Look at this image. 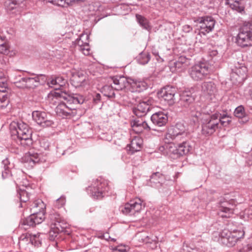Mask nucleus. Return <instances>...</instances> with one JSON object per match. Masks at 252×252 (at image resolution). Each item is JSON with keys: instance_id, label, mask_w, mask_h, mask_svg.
I'll use <instances>...</instances> for the list:
<instances>
[{"instance_id": "4be33fe9", "label": "nucleus", "mask_w": 252, "mask_h": 252, "mask_svg": "<svg viewBox=\"0 0 252 252\" xmlns=\"http://www.w3.org/2000/svg\"><path fill=\"white\" fill-rule=\"evenodd\" d=\"M152 100L148 99L147 101L140 102L132 108L133 113L138 117H141L145 116L150 111Z\"/></svg>"}, {"instance_id": "bf43d9fd", "label": "nucleus", "mask_w": 252, "mask_h": 252, "mask_svg": "<svg viewBox=\"0 0 252 252\" xmlns=\"http://www.w3.org/2000/svg\"><path fill=\"white\" fill-rule=\"evenodd\" d=\"M133 130L137 133H140L143 131L144 129H146V127H137L135 126H131Z\"/></svg>"}, {"instance_id": "dca6fc26", "label": "nucleus", "mask_w": 252, "mask_h": 252, "mask_svg": "<svg viewBox=\"0 0 252 252\" xmlns=\"http://www.w3.org/2000/svg\"><path fill=\"white\" fill-rule=\"evenodd\" d=\"M176 93V90L172 86H166L158 93V97L167 101L169 104H172L174 102V97Z\"/></svg>"}, {"instance_id": "37998d69", "label": "nucleus", "mask_w": 252, "mask_h": 252, "mask_svg": "<svg viewBox=\"0 0 252 252\" xmlns=\"http://www.w3.org/2000/svg\"><path fill=\"white\" fill-rule=\"evenodd\" d=\"M234 114L235 116L238 118H244L247 115L244 107L242 105L235 108Z\"/></svg>"}, {"instance_id": "4c0bfd02", "label": "nucleus", "mask_w": 252, "mask_h": 252, "mask_svg": "<svg viewBox=\"0 0 252 252\" xmlns=\"http://www.w3.org/2000/svg\"><path fill=\"white\" fill-rule=\"evenodd\" d=\"M150 60V55L146 52H141L137 57V61L139 64L144 65Z\"/></svg>"}, {"instance_id": "1a4fd4ad", "label": "nucleus", "mask_w": 252, "mask_h": 252, "mask_svg": "<svg viewBox=\"0 0 252 252\" xmlns=\"http://www.w3.org/2000/svg\"><path fill=\"white\" fill-rule=\"evenodd\" d=\"M189 73L193 80L201 81L209 74V67L206 64L203 63L196 64L189 68Z\"/></svg>"}, {"instance_id": "a878e982", "label": "nucleus", "mask_w": 252, "mask_h": 252, "mask_svg": "<svg viewBox=\"0 0 252 252\" xmlns=\"http://www.w3.org/2000/svg\"><path fill=\"white\" fill-rule=\"evenodd\" d=\"M185 127L183 124L181 123L177 124L175 126L170 129L168 132L165 135V140L166 142H169V139L171 136H175L174 138H178L179 136L177 135L179 134L185 135Z\"/></svg>"}, {"instance_id": "de8ad7c7", "label": "nucleus", "mask_w": 252, "mask_h": 252, "mask_svg": "<svg viewBox=\"0 0 252 252\" xmlns=\"http://www.w3.org/2000/svg\"><path fill=\"white\" fill-rule=\"evenodd\" d=\"M131 126H135L137 127H146L147 130L151 129L148 124L145 121L142 120H134L133 124H131Z\"/></svg>"}, {"instance_id": "393cba45", "label": "nucleus", "mask_w": 252, "mask_h": 252, "mask_svg": "<svg viewBox=\"0 0 252 252\" xmlns=\"http://www.w3.org/2000/svg\"><path fill=\"white\" fill-rule=\"evenodd\" d=\"M143 146V140L139 136L133 138L130 143L126 147L127 151L130 154H133L135 152L140 151Z\"/></svg>"}, {"instance_id": "603ef678", "label": "nucleus", "mask_w": 252, "mask_h": 252, "mask_svg": "<svg viewBox=\"0 0 252 252\" xmlns=\"http://www.w3.org/2000/svg\"><path fill=\"white\" fill-rule=\"evenodd\" d=\"M8 52V47L7 44L4 42L3 39H0V53L6 54Z\"/></svg>"}, {"instance_id": "3c124183", "label": "nucleus", "mask_w": 252, "mask_h": 252, "mask_svg": "<svg viewBox=\"0 0 252 252\" xmlns=\"http://www.w3.org/2000/svg\"><path fill=\"white\" fill-rule=\"evenodd\" d=\"M81 51L84 55H89L90 54V48L88 41H85V44L78 49Z\"/></svg>"}, {"instance_id": "7c9ffc66", "label": "nucleus", "mask_w": 252, "mask_h": 252, "mask_svg": "<svg viewBox=\"0 0 252 252\" xmlns=\"http://www.w3.org/2000/svg\"><path fill=\"white\" fill-rule=\"evenodd\" d=\"M6 9L8 12L18 14L21 12V7L14 0H8L5 3Z\"/></svg>"}, {"instance_id": "f704fd0d", "label": "nucleus", "mask_w": 252, "mask_h": 252, "mask_svg": "<svg viewBox=\"0 0 252 252\" xmlns=\"http://www.w3.org/2000/svg\"><path fill=\"white\" fill-rule=\"evenodd\" d=\"M189 112L190 117L192 118V121L194 123L198 122L199 119L202 121V117H205L206 115L202 114L199 110H197L196 108L193 106L191 107L189 109L187 110Z\"/></svg>"}, {"instance_id": "20e7f679", "label": "nucleus", "mask_w": 252, "mask_h": 252, "mask_svg": "<svg viewBox=\"0 0 252 252\" xmlns=\"http://www.w3.org/2000/svg\"><path fill=\"white\" fill-rule=\"evenodd\" d=\"M11 132L12 136H16L20 144L24 147H30L32 145V130L27 124L23 123H18L17 127Z\"/></svg>"}, {"instance_id": "9d476101", "label": "nucleus", "mask_w": 252, "mask_h": 252, "mask_svg": "<svg viewBox=\"0 0 252 252\" xmlns=\"http://www.w3.org/2000/svg\"><path fill=\"white\" fill-rule=\"evenodd\" d=\"M45 234L37 233L36 234H30L26 233L23 234L19 238V244L25 245L31 244L35 247L41 246L42 241L45 239Z\"/></svg>"}, {"instance_id": "338daca9", "label": "nucleus", "mask_w": 252, "mask_h": 252, "mask_svg": "<svg viewBox=\"0 0 252 252\" xmlns=\"http://www.w3.org/2000/svg\"><path fill=\"white\" fill-rule=\"evenodd\" d=\"M26 0H14V1L17 2L19 4H21Z\"/></svg>"}, {"instance_id": "9b49d317", "label": "nucleus", "mask_w": 252, "mask_h": 252, "mask_svg": "<svg viewBox=\"0 0 252 252\" xmlns=\"http://www.w3.org/2000/svg\"><path fill=\"white\" fill-rule=\"evenodd\" d=\"M144 207L143 201L139 198H136L126 203L122 208V212L125 215H135L136 213L140 212Z\"/></svg>"}, {"instance_id": "6e6d98bb", "label": "nucleus", "mask_w": 252, "mask_h": 252, "mask_svg": "<svg viewBox=\"0 0 252 252\" xmlns=\"http://www.w3.org/2000/svg\"><path fill=\"white\" fill-rule=\"evenodd\" d=\"M56 83L57 80H56V78H55L52 79L50 81H48L47 84L49 87L53 88L55 90H59V88L57 87Z\"/></svg>"}, {"instance_id": "ddd939ff", "label": "nucleus", "mask_w": 252, "mask_h": 252, "mask_svg": "<svg viewBox=\"0 0 252 252\" xmlns=\"http://www.w3.org/2000/svg\"><path fill=\"white\" fill-rule=\"evenodd\" d=\"M195 21L200 24V32L203 34L212 32L216 23L215 19L210 16L199 17Z\"/></svg>"}, {"instance_id": "2eb2a0df", "label": "nucleus", "mask_w": 252, "mask_h": 252, "mask_svg": "<svg viewBox=\"0 0 252 252\" xmlns=\"http://www.w3.org/2000/svg\"><path fill=\"white\" fill-rule=\"evenodd\" d=\"M45 219L43 214H39L38 216L33 214L24 219L20 223V227L24 229H27L31 226H34L36 224L41 223Z\"/></svg>"}, {"instance_id": "473e14b6", "label": "nucleus", "mask_w": 252, "mask_h": 252, "mask_svg": "<svg viewBox=\"0 0 252 252\" xmlns=\"http://www.w3.org/2000/svg\"><path fill=\"white\" fill-rule=\"evenodd\" d=\"M201 88L202 91L205 94L212 95L214 94L217 92L215 84L211 81L203 82L202 84Z\"/></svg>"}, {"instance_id": "c85d7f7f", "label": "nucleus", "mask_w": 252, "mask_h": 252, "mask_svg": "<svg viewBox=\"0 0 252 252\" xmlns=\"http://www.w3.org/2000/svg\"><path fill=\"white\" fill-rule=\"evenodd\" d=\"M129 85L132 92H140L147 88L148 85L144 81L129 78Z\"/></svg>"}, {"instance_id": "4d7b16f0", "label": "nucleus", "mask_w": 252, "mask_h": 252, "mask_svg": "<svg viewBox=\"0 0 252 252\" xmlns=\"http://www.w3.org/2000/svg\"><path fill=\"white\" fill-rule=\"evenodd\" d=\"M25 77L21 78L19 81L14 82L15 86L19 88H26V85L23 81L25 80Z\"/></svg>"}, {"instance_id": "864d4df0", "label": "nucleus", "mask_w": 252, "mask_h": 252, "mask_svg": "<svg viewBox=\"0 0 252 252\" xmlns=\"http://www.w3.org/2000/svg\"><path fill=\"white\" fill-rule=\"evenodd\" d=\"M55 229L50 228L49 232V238L51 241H54L60 234L58 232H56Z\"/></svg>"}, {"instance_id": "58836bf2", "label": "nucleus", "mask_w": 252, "mask_h": 252, "mask_svg": "<svg viewBox=\"0 0 252 252\" xmlns=\"http://www.w3.org/2000/svg\"><path fill=\"white\" fill-rule=\"evenodd\" d=\"M114 87L112 86L106 85L102 88V93L104 95L109 98L115 97V94L114 91Z\"/></svg>"}, {"instance_id": "cd10ccee", "label": "nucleus", "mask_w": 252, "mask_h": 252, "mask_svg": "<svg viewBox=\"0 0 252 252\" xmlns=\"http://www.w3.org/2000/svg\"><path fill=\"white\" fill-rule=\"evenodd\" d=\"M152 123L158 126H164L168 121L167 116L162 112H158L153 114L151 117Z\"/></svg>"}, {"instance_id": "e2e57ef3", "label": "nucleus", "mask_w": 252, "mask_h": 252, "mask_svg": "<svg viewBox=\"0 0 252 252\" xmlns=\"http://www.w3.org/2000/svg\"><path fill=\"white\" fill-rule=\"evenodd\" d=\"M183 29L185 32H189L192 30V28L189 25H186L183 26Z\"/></svg>"}, {"instance_id": "2f4dec72", "label": "nucleus", "mask_w": 252, "mask_h": 252, "mask_svg": "<svg viewBox=\"0 0 252 252\" xmlns=\"http://www.w3.org/2000/svg\"><path fill=\"white\" fill-rule=\"evenodd\" d=\"M45 208V205L44 202L41 200L39 199L33 203L31 211L36 216H38L40 213H42L44 217Z\"/></svg>"}, {"instance_id": "aec40b11", "label": "nucleus", "mask_w": 252, "mask_h": 252, "mask_svg": "<svg viewBox=\"0 0 252 252\" xmlns=\"http://www.w3.org/2000/svg\"><path fill=\"white\" fill-rule=\"evenodd\" d=\"M32 115L34 121L43 127L51 126L54 124L52 121L47 119V114L44 112L35 111L32 112Z\"/></svg>"}, {"instance_id": "c03bdc74", "label": "nucleus", "mask_w": 252, "mask_h": 252, "mask_svg": "<svg viewBox=\"0 0 252 252\" xmlns=\"http://www.w3.org/2000/svg\"><path fill=\"white\" fill-rule=\"evenodd\" d=\"M49 2L61 6H64L65 4L69 5L75 0H47Z\"/></svg>"}, {"instance_id": "e433bc0d", "label": "nucleus", "mask_w": 252, "mask_h": 252, "mask_svg": "<svg viewBox=\"0 0 252 252\" xmlns=\"http://www.w3.org/2000/svg\"><path fill=\"white\" fill-rule=\"evenodd\" d=\"M163 179V175L159 172H157L152 174L151 176L150 181L151 183L161 184Z\"/></svg>"}, {"instance_id": "6e6552de", "label": "nucleus", "mask_w": 252, "mask_h": 252, "mask_svg": "<svg viewBox=\"0 0 252 252\" xmlns=\"http://www.w3.org/2000/svg\"><path fill=\"white\" fill-rule=\"evenodd\" d=\"M236 42L243 47L252 46V21L244 24L240 29Z\"/></svg>"}, {"instance_id": "79ce46f5", "label": "nucleus", "mask_w": 252, "mask_h": 252, "mask_svg": "<svg viewBox=\"0 0 252 252\" xmlns=\"http://www.w3.org/2000/svg\"><path fill=\"white\" fill-rule=\"evenodd\" d=\"M18 197L19 198L21 202H26L29 199V193L24 189H20L18 191Z\"/></svg>"}, {"instance_id": "c756f323", "label": "nucleus", "mask_w": 252, "mask_h": 252, "mask_svg": "<svg viewBox=\"0 0 252 252\" xmlns=\"http://www.w3.org/2000/svg\"><path fill=\"white\" fill-rule=\"evenodd\" d=\"M225 4L233 10L242 13L245 10V2L244 0H225Z\"/></svg>"}, {"instance_id": "0eeeda50", "label": "nucleus", "mask_w": 252, "mask_h": 252, "mask_svg": "<svg viewBox=\"0 0 252 252\" xmlns=\"http://www.w3.org/2000/svg\"><path fill=\"white\" fill-rule=\"evenodd\" d=\"M110 187L108 182L103 179H97L88 188V192L94 199H102L106 192L109 190Z\"/></svg>"}, {"instance_id": "8fccbe9b", "label": "nucleus", "mask_w": 252, "mask_h": 252, "mask_svg": "<svg viewBox=\"0 0 252 252\" xmlns=\"http://www.w3.org/2000/svg\"><path fill=\"white\" fill-rule=\"evenodd\" d=\"M177 135L179 136L178 138H174L175 137V136H171V137L170 138L169 140H174L175 142L176 143V144H177L178 143H182L183 141H187L186 138L187 136L186 133H185V135L179 134H178Z\"/></svg>"}, {"instance_id": "052dcab7", "label": "nucleus", "mask_w": 252, "mask_h": 252, "mask_svg": "<svg viewBox=\"0 0 252 252\" xmlns=\"http://www.w3.org/2000/svg\"><path fill=\"white\" fill-rule=\"evenodd\" d=\"M101 95L99 94H96L93 97V101L95 104H97L100 102Z\"/></svg>"}, {"instance_id": "bb28decb", "label": "nucleus", "mask_w": 252, "mask_h": 252, "mask_svg": "<svg viewBox=\"0 0 252 252\" xmlns=\"http://www.w3.org/2000/svg\"><path fill=\"white\" fill-rule=\"evenodd\" d=\"M113 81L114 89L116 90H122L129 85V78L123 76H115L111 77Z\"/></svg>"}, {"instance_id": "f8f14e48", "label": "nucleus", "mask_w": 252, "mask_h": 252, "mask_svg": "<svg viewBox=\"0 0 252 252\" xmlns=\"http://www.w3.org/2000/svg\"><path fill=\"white\" fill-rule=\"evenodd\" d=\"M231 67L230 79L233 83H241L245 79L247 72V67L242 64L237 63V65Z\"/></svg>"}, {"instance_id": "09e8293b", "label": "nucleus", "mask_w": 252, "mask_h": 252, "mask_svg": "<svg viewBox=\"0 0 252 252\" xmlns=\"http://www.w3.org/2000/svg\"><path fill=\"white\" fill-rule=\"evenodd\" d=\"M65 203V197L64 196H62L55 201L54 206L55 208L59 209L63 207Z\"/></svg>"}, {"instance_id": "a18cd8bd", "label": "nucleus", "mask_w": 252, "mask_h": 252, "mask_svg": "<svg viewBox=\"0 0 252 252\" xmlns=\"http://www.w3.org/2000/svg\"><path fill=\"white\" fill-rule=\"evenodd\" d=\"M9 103L8 95L7 94H0V108H5Z\"/></svg>"}, {"instance_id": "f257e3e1", "label": "nucleus", "mask_w": 252, "mask_h": 252, "mask_svg": "<svg viewBox=\"0 0 252 252\" xmlns=\"http://www.w3.org/2000/svg\"><path fill=\"white\" fill-rule=\"evenodd\" d=\"M52 96L53 103L56 102V100L59 98L66 101V102H59L55 109L57 115L63 118H70L76 115L77 110L75 105L82 104L84 101V98L82 95L70 94L61 91L54 92Z\"/></svg>"}, {"instance_id": "b1692460", "label": "nucleus", "mask_w": 252, "mask_h": 252, "mask_svg": "<svg viewBox=\"0 0 252 252\" xmlns=\"http://www.w3.org/2000/svg\"><path fill=\"white\" fill-rule=\"evenodd\" d=\"M194 97L189 92H184L180 95L179 104L181 107L188 110L194 105Z\"/></svg>"}, {"instance_id": "49530a36", "label": "nucleus", "mask_w": 252, "mask_h": 252, "mask_svg": "<svg viewBox=\"0 0 252 252\" xmlns=\"http://www.w3.org/2000/svg\"><path fill=\"white\" fill-rule=\"evenodd\" d=\"M7 83L5 78H0V94H7Z\"/></svg>"}, {"instance_id": "4468645a", "label": "nucleus", "mask_w": 252, "mask_h": 252, "mask_svg": "<svg viewBox=\"0 0 252 252\" xmlns=\"http://www.w3.org/2000/svg\"><path fill=\"white\" fill-rule=\"evenodd\" d=\"M235 204L233 200L220 202L218 215L222 218H229L234 214Z\"/></svg>"}, {"instance_id": "f3484780", "label": "nucleus", "mask_w": 252, "mask_h": 252, "mask_svg": "<svg viewBox=\"0 0 252 252\" xmlns=\"http://www.w3.org/2000/svg\"><path fill=\"white\" fill-rule=\"evenodd\" d=\"M34 77H25V80L23 81L26 85V88L34 89L40 84H43L45 82V76L42 74L34 75Z\"/></svg>"}, {"instance_id": "c9c22d12", "label": "nucleus", "mask_w": 252, "mask_h": 252, "mask_svg": "<svg viewBox=\"0 0 252 252\" xmlns=\"http://www.w3.org/2000/svg\"><path fill=\"white\" fill-rule=\"evenodd\" d=\"M136 18L137 22L143 28L147 30H150L151 28L149 25V21L145 17L137 14H136Z\"/></svg>"}, {"instance_id": "412c9836", "label": "nucleus", "mask_w": 252, "mask_h": 252, "mask_svg": "<svg viewBox=\"0 0 252 252\" xmlns=\"http://www.w3.org/2000/svg\"><path fill=\"white\" fill-rule=\"evenodd\" d=\"M51 229H55L56 232L61 233L63 232L67 227V224L62 220L58 214L50 215Z\"/></svg>"}, {"instance_id": "423d86ee", "label": "nucleus", "mask_w": 252, "mask_h": 252, "mask_svg": "<svg viewBox=\"0 0 252 252\" xmlns=\"http://www.w3.org/2000/svg\"><path fill=\"white\" fill-rule=\"evenodd\" d=\"M201 133L205 136H210L214 133L219 127L218 114L211 116H206L202 118Z\"/></svg>"}, {"instance_id": "72a5a7b5", "label": "nucleus", "mask_w": 252, "mask_h": 252, "mask_svg": "<svg viewBox=\"0 0 252 252\" xmlns=\"http://www.w3.org/2000/svg\"><path fill=\"white\" fill-rule=\"evenodd\" d=\"M136 238L138 239V241H141L145 243H154V247H156L158 238L157 236L151 235L147 236L144 233H139L136 235Z\"/></svg>"}, {"instance_id": "774afa93", "label": "nucleus", "mask_w": 252, "mask_h": 252, "mask_svg": "<svg viewBox=\"0 0 252 252\" xmlns=\"http://www.w3.org/2000/svg\"><path fill=\"white\" fill-rule=\"evenodd\" d=\"M249 94H250V96H251V98L252 99V89H250L249 90Z\"/></svg>"}, {"instance_id": "a19ab883", "label": "nucleus", "mask_w": 252, "mask_h": 252, "mask_svg": "<svg viewBox=\"0 0 252 252\" xmlns=\"http://www.w3.org/2000/svg\"><path fill=\"white\" fill-rule=\"evenodd\" d=\"M89 37L88 34L82 33L80 37L75 41V44L76 46H78V49L85 44V41H88Z\"/></svg>"}, {"instance_id": "69168bd1", "label": "nucleus", "mask_w": 252, "mask_h": 252, "mask_svg": "<svg viewBox=\"0 0 252 252\" xmlns=\"http://www.w3.org/2000/svg\"><path fill=\"white\" fill-rule=\"evenodd\" d=\"M246 214H247L248 216H252V206H251L249 209L246 210Z\"/></svg>"}, {"instance_id": "39448f33", "label": "nucleus", "mask_w": 252, "mask_h": 252, "mask_svg": "<svg viewBox=\"0 0 252 252\" xmlns=\"http://www.w3.org/2000/svg\"><path fill=\"white\" fill-rule=\"evenodd\" d=\"M244 235L243 229L233 230L224 229L220 234L219 241L221 244L230 247L234 246L237 242L243 238Z\"/></svg>"}, {"instance_id": "5fc2aeb1", "label": "nucleus", "mask_w": 252, "mask_h": 252, "mask_svg": "<svg viewBox=\"0 0 252 252\" xmlns=\"http://www.w3.org/2000/svg\"><path fill=\"white\" fill-rule=\"evenodd\" d=\"M56 80H57V87L59 88V90L61 87H63L65 85L66 80L63 77H56Z\"/></svg>"}, {"instance_id": "a211bd4d", "label": "nucleus", "mask_w": 252, "mask_h": 252, "mask_svg": "<svg viewBox=\"0 0 252 252\" xmlns=\"http://www.w3.org/2000/svg\"><path fill=\"white\" fill-rule=\"evenodd\" d=\"M70 72L71 75L70 78L71 84L75 88L82 86L86 78L83 72L81 70L73 68L70 70Z\"/></svg>"}, {"instance_id": "13d9d810", "label": "nucleus", "mask_w": 252, "mask_h": 252, "mask_svg": "<svg viewBox=\"0 0 252 252\" xmlns=\"http://www.w3.org/2000/svg\"><path fill=\"white\" fill-rule=\"evenodd\" d=\"M126 251L125 246L120 245L113 249V252H126Z\"/></svg>"}, {"instance_id": "6ab92c4d", "label": "nucleus", "mask_w": 252, "mask_h": 252, "mask_svg": "<svg viewBox=\"0 0 252 252\" xmlns=\"http://www.w3.org/2000/svg\"><path fill=\"white\" fill-rule=\"evenodd\" d=\"M189 64V59L184 56H181L177 61L170 63V70L172 72H181L185 70Z\"/></svg>"}, {"instance_id": "5701e85b", "label": "nucleus", "mask_w": 252, "mask_h": 252, "mask_svg": "<svg viewBox=\"0 0 252 252\" xmlns=\"http://www.w3.org/2000/svg\"><path fill=\"white\" fill-rule=\"evenodd\" d=\"M2 163L3 165L4 169L2 171V177L3 179L12 177L14 180L20 179V178L16 174V170L11 169L12 165L10 164L8 159H4Z\"/></svg>"}, {"instance_id": "ea45409f", "label": "nucleus", "mask_w": 252, "mask_h": 252, "mask_svg": "<svg viewBox=\"0 0 252 252\" xmlns=\"http://www.w3.org/2000/svg\"><path fill=\"white\" fill-rule=\"evenodd\" d=\"M219 115V125H220L224 126H228L231 122V118L227 115H221L218 113Z\"/></svg>"}, {"instance_id": "0e129e2a", "label": "nucleus", "mask_w": 252, "mask_h": 252, "mask_svg": "<svg viewBox=\"0 0 252 252\" xmlns=\"http://www.w3.org/2000/svg\"><path fill=\"white\" fill-rule=\"evenodd\" d=\"M99 238L101 239H104L106 240H109L110 239V237L109 235V234L107 233L101 235L100 236H99Z\"/></svg>"}, {"instance_id": "680f3d73", "label": "nucleus", "mask_w": 252, "mask_h": 252, "mask_svg": "<svg viewBox=\"0 0 252 252\" xmlns=\"http://www.w3.org/2000/svg\"><path fill=\"white\" fill-rule=\"evenodd\" d=\"M246 162L248 165H252V154L248 155L246 158Z\"/></svg>"}, {"instance_id": "7ed1b4c3", "label": "nucleus", "mask_w": 252, "mask_h": 252, "mask_svg": "<svg viewBox=\"0 0 252 252\" xmlns=\"http://www.w3.org/2000/svg\"><path fill=\"white\" fill-rule=\"evenodd\" d=\"M169 142H166L165 144L159 147L161 151H165L166 154H172L176 158L188 154L191 149V147L187 141H183L182 143H178L177 145L171 142L169 139Z\"/></svg>"}, {"instance_id": "f03ea898", "label": "nucleus", "mask_w": 252, "mask_h": 252, "mask_svg": "<svg viewBox=\"0 0 252 252\" xmlns=\"http://www.w3.org/2000/svg\"><path fill=\"white\" fill-rule=\"evenodd\" d=\"M49 147V142L47 140L45 139L39 140L38 146L36 147L38 152H35L32 150H31L25 155V161L33 164L46 161V153L44 154V152L48 151Z\"/></svg>"}]
</instances>
